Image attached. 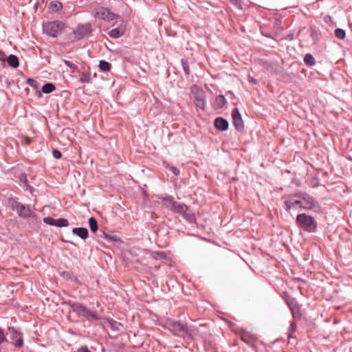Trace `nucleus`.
<instances>
[{"mask_svg": "<svg viewBox=\"0 0 352 352\" xmlns=\"http://www.w3.org/2000/svg\"><path fill=\"white\" fill-rule=\"evenodd\" d=\"M185 71L186 74H188V69L185 68Z\"/></svg>", "mask_w": 352, "mask_h": 352, "instance_id": "nucleus-39", "label": "nucleus"}, {"mask_svg": "<svg viewBox=\"0 0 352 352\" xmlns=\"http://www.w3.org/2000/svg\"><path fill=\"white\" fill-rule=\"evenodd\" d=\"M72 309L79 316H82L89 320H98L97 314L84 307L82 304L76 303L72 305Z\"/></svg>", "mask_w": 352, "mask_h": 352, "instance_id": "nucleus-6", "label": "nucleus"}, {"mask_svg": "<svg viewBox=\"0 0 352 352\" xmlns=\"http://www.w3.org/2000/svg\"><path fill=\"white\" fill-rule=\"evenodd\" d=\"M221 107H222L226 101L225 98L223 96H221Z\"/></svg>", "mask_w": 352, "mask_h": 352, "instance_id": "nucleus-37", "label": "nucleus"}, {"mask_svg": "<svg viewBox=\"0 0 352 352\" xmlns=\"http://www.w3.org/2000/svg\"><path fill=\"white\" fill-rule=\"evenodd\" d=\"M21 179V181H26V176L22 175Z\"/></svg>", "mask_w": 352, "mask_h": 352, "instance_id": "nucleus-38", "label": "nucleus"}, {"mask_svg": "<svg viewBox=\"0 0 352 352\" xmlns=\"http://www.w3.org/2000/svg\"><path fill=\"white\" fill-rule=\"evenodd\" d=\"M0 60L1 61H6V54L2 51H0Z\"/></svg>", "mask_w": 352, "mask_h": 352, "instance_id": "nucleus-30", "label": "nucleus"}, {"mask_svg": "<svg viewBox=\"0 0 352 352\" xmlns=\"http://www.w3.org/2000/svg\"><path fill=\"white\" fill-rule=\"evenodd\" d=\"M170 169H171L172 172H173L175 175H179V170L177 168H175V167H171V168H170Z\"/></svg>", "mask_w": 352, "mask_h": 352, "instance_id": "nucleus-32", "label": "nucleus"}, {"mask_svg": "<svg viewBox=\"0 0 352 352\" xmlns=\"http://www.w3.org/2000/svg\"><path fill=\"white\" fill-rule=\"evenodd\" d=\"M63 62L67 67H69L72 69L73 72L78 70V66L74 63L67 60H64Z\"/></svg>", "mask_w": 352, "mask_h": 352, "instance_id": "nucleus-23", "label": "nucleus"}, {"mask_svg": "<svg viewBox=\"0 0 352 352\" xmlns=\"http://www.w3.org/2000/svg\"><path fill=\"white\" fill-rule=\"evenodd\" d=\"M285 206L287 210L298 206L305 210H311L318 207V203L314 199L308 195H302L301 197H289L285 201Z\"/></svg>", "mask_w": 352, "mask_h": 352, "instance_id": "nucleus-1", "label": "nucleus"}, {"mask_svg": "<svg viewBox=\"0 0 352 352\" xmlns=\"http://www.w3.org/2000/svg\"><path fill=\"white\" fill-rule=\"evenodd\" d=\"M296 221L306 231L315 232L316 230V222L311 216L305 214H298Z\"/></svg>", "mask_w": 352, "mask_h": 352, "instance_id": "nucleus-4", "label": "nucleus"}, {"mask_svg": "<svg viewBox=\"0 0 352 352\" xmlns=\"http://www.w3.org/2000/svg\"><path fill=\"white\" fill-rule=\"evenodd\" d=\"M296 329V325L294 323H292L290 326V329H289V331L290 332H294Z\"/></svg>", "mask_w": 352, "mask_h": 352, "instance_id": "nucleus-34", "label": "nucleus"}, {"mask_svg": "<svg viewBox=\"0 0 352 352\" xmlns=\"http://www.w3.org/2000/svg\"><path fill=\"white\" fill-rule=\"evenodd\" d=\"M125 29L124 28L120 26L117 28L111 30L109 32V35L111 38H118L122 36L124 34Z\"/></svg>", "mask_w": 352, "mask_h": 352, "instance_id": "nucleus-14", "label": "nucleus"}, {"mask_svg": "<svg viewBox=\"0 0 352 352\" xmlns=\"http://www.w3.org/2000/svg\"><path fill=\"white\" fill-rule=\"evenodd\" d=\"M79 80L82 83H90L91 82V74L89 72H81Z\"/></svg>", "mask_w": 352, "mask_h": 352, "instance_id": "nucleus-17", "label": "nucleus"}, {"mask_svg": "<svg viewBox=\"0 0 352 352\" xmlns=\"http://www.w3.org/2000/svg\"><path fill=\"white\" fill-rule=\"evenodd\" d=\"M230 1L234 6H236L239 9H241V5L239 2V0H230Z\"/></svg>", "mask_w": 352, "mask_h": 352, "instance_id": "nucleus-28", "label": "nucleus"}, {"mask_svg": "<svg viewBox=\"0 0 352 352\" xmlns=\"http://www.w3.org/2000/svg\"><path fill=\"white\" fill-rule=\"evenodd\" d=\"M55 89L56 87L52 83H46L42 87V91L45 94L52 93Z\"/></svg>", "mask_w": 352, "mask_h": 352, "instance_id": "nucleus-19", "label": "nucleus"}, {"mask_svg": "<svg viewBox=\"0 0 352 352\" xmlns=\"http://www.w3.org/2000/svg\"><path fill=\"white\" fill-rule=\"evenodd\" d=\"M14 208L17 213L19 214V215L21 217H29L31 216L32 211L30 210V209L23 204L16 203L14 205Z\"/></svg>", "mask_w": 352, "mask_h": 352, "instance_id": "nucleus-13", "label": "nucleus"}, {"mask_svg": "<svg viewBox=\"0 0 352 352\" xmlns=\"http://www.w3.org/2000/svg\"><path fill=\"white\" fill-rule=\"evenodd\" d=\"M89 226L93 232H96L98 230V223L94 217L89 219Z\"/></svg>", "mask_w": 352, "mask_h": 352, "instance_id": "nucleus-21", "label": "nucleus"}, {"mask_svg": "<svg viewBox=\"0 0 352 352\" xmlns=\"http://www.w3.org/2000/svg\"><path fill=\"white\" fill-rule=\"evenodd\" d=\"M214 126L217 129H220V117L215 119Z\"/></svg>", "mask_w": 352, "mask_h": 352, "instance_id": "nucleus-29", "label": "nucleus"}, {"mask_svg": "<svg viewBox=\"0 0 352 352\" xmlns=\"http://www.w3.org/2000/svg\"><path fill=\"white\" fill-rule=\"evenodd\" d=\"M28 83L31 85V86H33V83L35 82V81L33 80V79H31V78H29L28 80Z\"/></svg>", "mask_w": 352, "mask_h": 352, "instance_id": "nucleus-35", "label": "nucleus"}, {"mask_svg": "<svg viewBox=\"0 0 352 352\" xmlns=\"http://www.w3.org/2000/svg\"><path fill=\"white\" fill-rule=\"evenodd\" d=\"M62 8V3L58 1H52L50 4V8L54 12L60 10Z\"/></svg>", "mask_w": 352, "mask_h": 352, "instance_id": "nucleus-20", "label": "nucleus"}, {"mask_svg": "<svg viewBox=\"0 0 352 352\" xmlns=\"http://www.w3.org/2000/svg\"><path fill=\"white\" fill-rule=\"evenodd\" d=\"M75 352H90L88 349L85 346V347H81L80 349H78Z\"/></svg>", "mask_w": 352, "mask_h": 352, "instance_id": "nucleus-31", "label": "nucleus"}, {"mask_svg": "<svg viewBox=\"0 0 352 352\" xmlns=\"http://www.w3.org/2000/svg\"><path fill=\"white\" fill-rule=\"evenodd\" d=\"M228 125V122L226 119L221 118V131L227 130Z\"/></svg>", "mask_w": 352, "mask_h": 352, "instance_id": "nucleus-25", "label": "nucleus"}, {"mask_svg": "<svg viewBox=\"0 0 352 352\" xmlns=\"http://www.w3.org/2000/svg\"><path fill=\"white\" fill-rule=\"evenodd\" d=\"M99 68L102 72H109L111 68V65L107 61L100 60L99 63Z\"/></svg>", "mask_w": 352, "mask_h": 352, "instance_id": "nucleus-18", "label": "nucleus"}, {"mask_svg": "<svg viewBox=\"0 0 352 352\" xmlns=\"http://www.w3.org/2000/svg\"><path fill=\"white\" fill-rule=\"evenodd\" d=\"M335 34L336 37L340 39H343L345 37V32L342 29H336L335 31Z\"/></svg>", "mask_w": 352, "mask_h": 352, "instance_id": "nucleus-24", "label": "nucleus"}, {"mask_svg": "<svg viewBox=\"0 0 352 352\" xmlns=\"http://www.w3.org/2000/svg\"><path fill=\"white\" fill-rule=\"evenodd\" d=\"M93 15L106 21H113L119 17L118 15L111 12L109 9L102 6L96 8L94 10Z\"/></svg>", "mask_w": 352, "mask_h": 352, "instance_id": "nucleus-7", "label": "nucleus"}, {"mask_svg": "<svg viewBox=\"0 0 352 352\" xmlns=\"http://www.w3.org/2000/svg\"><path fill=\"white\" fill-rule=\"evenodd\" d=\"M6 340V336L1 329H0V344Z\"/></svg>", "mask_w": 352, "mask_h": 352, "instance_id": "nucleus-27", "label": "nucleus"}, {"mask_svg": "<svg viewBox=\"0 0 352 352\" xmlns=\"http://www.w3.org/2000/svg\"><path fill=\"white\" fill-rule=\"evenodd\" d=\"M43 28L47 35L56 37L64 30L65 23L59 21L47 22L43 24Z\"/></svg>", "mask_w": 352, "mask_h": 352, "instance_id": "nucleus-3", "label": "nucleus"}, {"mask_svg": "<svg viewBox=\"0 0 352 352\" xmlns=\"http://www.w3.org/2000/svg\"><path fill=\"white\" fill-rule=\"evenodd\" d=\"M164 326L176 336L184 338L186 336L190 334L186 324L173 319H167L165 321Z\"/></svg>", "mask_w": 352, "mask_h": 352, "instance_id": "nucleus-2", "label": "nucleus"}, {"mask_svg": "<svg viewBox=\"0 0 352 352\" xmlns=\"http://www.w3.org/2000/svg\"><path fill=\"white\" fill-rule=\"evenodd\" d=\"M6 60L8 61V65L13 68H16L19 66V59L15 55H10L6 58Z\"/></svg>", "mask_w": 352, "mask_h": 352, "instance_id": "nucleus-16", "label": "nucleus"}, {"mask_svg": "<svg viewBox=\"0 0 352 352\" xmlns=\"http://www.w3.org/2000/svg\"><path fill=\"white\" fill-rule=\"evenodd\" d=\"M72 232L82 239H85L88 236V230L85 228H76L73 229Z\"/></svg>", "mask_w": 352, "mask_h": 352, "instance_id": "nucleus-15", "label": "nucleus"}, {"mask_svg": "<svg viewBox=\"0 0 352 352\" xmlns=\"http://www.w3.org/2000/svg\"><path fill=\"white\" fill-rule=\"evenodd\" d=\"M8 331L10 333V338L13 341H15L14 345L20 347L23 345V341L21 333L14 329L13 327H8Z\"/></svg>", "mask_w": 352, "mask_h": 352, "instance_id": "nucleus-11", "label": "nucleus"}, {"mask_svg": "<svg viewBox=\"0 0 352 352\" xmlns=\"http://www.w3.org/2000/svg\"><path fill=\"white\" fill-rule=\"evenodd\" d=\"M163 201L166 202V207L171 206V208L173 209H174L175 212H176L180 214H182L184 217L186 216V212L188 210V208L186 205L178 204L175 201H174L173 198L170 197L164 198Z\"/></svg>", "mask_w": 352, "mask_h": 352, "instance_id": "nucleus-8", "label": "nucleus"}, {"mask_svg": "<svg viewBox=\"0 0 352 352\" xmlns=\"http://www.w3.org/2000/svg\"><path fill=\"white\" fill-rule=\"evenodd\" d=\"M28 83L31 85V86H33V83L35 82V81L33 80V79H31V78H29L28 80Z\"/></svg>", "mask_w": 352, "mask_h": 352, "instance_id": "nucleus-36", "label": "nucleus"}, {"mask_svg": "<svg viewBox=\"0 0 352 352\" xmlns=\"http://www.w3.org/2000/svg\"><path fill=\"white\" fill-rule=\"evenodd\" d=\"M191 93L196 107L204 110L205 108V93L204 90L197 85H193L191 87Z\"/></svg>", "mask_w": 352, "mask_h": 352, "instance_id": "nucleus-5", "label": "nucleus"}, {"mask_svg": "<svg viewBox=\"0 0 352 352\" xmlns=\"http://www.w3.org/2000/svg\"><path fill=\"white\" fill-rule=\"evenodd\" d=\"M43 221H44V223H45L47 224H49L51 226H54L56 227H60V228L67 227L69 225L68 221L66 219H63V218L55 219L52 217H45L43 219Z\"/></svg>", "mask_w": 352, "mask_h": 352, "instance_id": "nucleus-10", "label": "nucleus"}, {"mask_svg": "<svg viewBox=\"0 0 352 352\" xmlns=\"http://www.w3.org/2000/svg\"><path fill=\"white\" fill-rule=\"evenodd\" d=\"M91 32V25L89 23H87L85 25H79L76 30L74 32V35L76 38L81 39L84 36L88 35Z\"/></svg>", "mask_w": 352, "mask_h": 352, "instance_id": "nucleus-9", "label": "nucleus"}, {"mask_svg": "<svg viewBox=\"0 0 352 352\" xmlns=\"http://www.w3.org/2000/svg\"><path fill=\"white\" fill-rule=\"evenodd\" d=\"M52 155L56 159H60L62 156L61 153L58 150H53Z\"/></svg>", "mask_w": 352, "mask_h": 352, "instance_id": "nucleus-26", "label": "nucleus"}, {"mask_svg": "<svg viewBox=\"0 0 352 352\" xmlns=\"http://www.w3.org/2000/svg\"><path fill=\"white\" fill-rule=\"evenodd\" d=\"M291 309L294 316H296L298 314V308H292Z\"/></svg>", "mask_w": 352, "mask_h": 352, "instance_id": "nucleus-33", "label": "nucleus"}, {"mask_svg": "<svg viewBox=\"0 0 352 352\" xmlns=\"http://www.w3.org/2000/svg\"><path fill=\"white\" fill-rule=\"evenodd\" d=\"M232 116L233 119V124L235 128L238 131L242 130L243 129V122L237 109H234L232 110Z\"/></svg>", "mask_w": 352, "mask_h": 352, "instance_id": "nucleus-12", "label": "nucleus"}, {"mask_svg": "<svg viewBox=\"0 0 352 352\" xmlns=\"http://www.w3.org/2000/svg\"><path fill=\"white\" fill-rule=\"evenodd\" d=\"M304 61L308 65H313L315 63L314 58L309 54L305 56Z\"/></svg>", "mask_w": 352, "mask_h": 352, "instance_id": "nucleus-22", "label": "nucleus"}]
</instances>
